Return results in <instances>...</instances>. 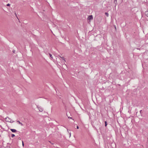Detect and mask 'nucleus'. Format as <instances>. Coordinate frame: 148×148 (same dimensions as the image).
<instances>
[{"mask_svg": "<svg viewBox=\"0 0 148 148\" xmlns=\"http://www.w3.org/2000/svg\"><path fill=\"white\" fill-rule=\"evenodd\" d=\"M93 19V17L92 15L89 16L87 18L88 22L90 23L91 21Z\"/></svg>", "mask_w": 148, "mask_h": 148, "instance_id": "obj_1", "label": "nucleus"}, {"mask_svg": "<svg viewBox=\"0 0 148 148\" xmlns=\"http://www.w3.org/2000/svg\"><path fill=\"white\" fill-rule=\"evenodd\" d=\"M5 120L6 121L8 122H11L12 121V120L10 119L8 117L6 118H5Z\"/></svg>", "mask_w": 148, "mask_h": 148, "instance_id": "obj_2", "label": "nucleus"}, {"mask_svg": "<svg viewBox=\"0 0 148 148\" xmlns=\"http://www.w3.org/2000/svg\"><path fill=\"white\" fill-rule=\"evenodd\" d=\"M10 130L13 132H16V130L15 129H10Z\"/></svg>", "mask_w": 148, "mask_h": 148, "instance_id": "obj_3", "label": "nucleus"}, {"mask_svg": "<svg viewBox=\"0 0 148 148\" xmlns=\"http://www.w3.org/2000/svg\"><path fill=\"white\" fill-rule=\"evenodd\" d=\"M37 108L40 111L42 112L43 111V109L42 108H40L39 107H37Z\"/></svg>", "mask_w": 148, "mask_h": 148, "instance_id": "obj_4", "label": "nucleus"}, {"mask_svg": "<svg viewBox=\"0 0 148 148\" xmlns=\"http://www.w3.org/2000/svg\"><path fill=\"white\" fill-rule=\"evenodd\" d=\"M145 15L147 16H148V10L145 12Z\"/></svg>", "mask_w": 148, "mask_h": 148, "instance_id": "obj_5", "label": "nucleus"}, {"mask_svg": "<svg viewBox=\"0 0 148 148\" xmlns=\"http://www.w3.org/2000/svg\"><path fill=\"white\" fill-rule=\"evenodd\" d=\"M17 122L19 124H20L21 126L23 125V124L22 123H21L19 121H17Z\"/></svg>", "mask_w": 148, "mask_h": 148, "instance_id": "obj_6", "label": "nucleus"}, {"mask_svg": "<svg viewBox=\"0 0 148 148\" xmlns=\"http://www.w3.org/2000/svg\"><path fill=\"white\" fill-rule=\"evenodd\" d=\"M49 56H50V57L51 58H53V56H52V55L51 54H49Z\"/></svg>", "mask_w": 148, "mask_h": 148, "instance_id": "obj_7", "label": "nucleus"}, {"mask_svg": "<svg viewBox=\"0 0 148 148\" xmlns=\"http://www.w3.org/2000/svg\"><path fill=\"white\" fill-rule=\"evenodd\" d=\"M15 136V135H14V134H12V136H12V138L14 137Z\"/></svg>", "mask_w": 148, "mask_h": 148, "instance_id": "obj_8", "label": "nucleus"}, {"mask_svg": "<svg viewBox=\"0 0 148 148\" xmlns=\"http://www.w3.org/2000/svg\"><path fill=\"white\" fill-rule=\"evenodd\" d=\"M105 14L106 15V16H108V13H105Z\"/></svg>", "mask_w": 148, "mask_h": 148, "instance_id": "obj_9", "label": "nucleus"}, {"mask_svg": "<svg viewBox=\"0 0 148 148\" xmlns=\"http://www.w3.org/2000/svg\"><path fill=\"white\" fill-rule=\"evenodd\" d=\"M107 125V122L106 121L105 122V126H106Z\"/></svg>", "mask_w": 148, "mask_h": 148, "instance_id": "obj_10", "label": "nucleus"}, {"mask_svg": "<svg viewBox=\"0 0 148 148\" xmlns=\"http://www.w3.org/2000/svg\"><path fill=\"white\" fill-rule=\"evenodd\" d=\"M10 5V4L8 3V4L7 5V6H9Z\"/></svg>", "mask_w": 148, "mask_h": 148, "instance_id": "obj_11", "label": "nucleus"}, {"mask_svg": "<svg viewBox=\"0 0 148 148\" xmlns=\"http://www.w3.org/2000/svg\"><path fill=\"white\" fill-rule=\"evenodd\" d=\"M22 145H23V146H24V144H23V141H22Z\"/></svg>", "mask_w": 148, "mask_h": 148, "instance_id": "obj_12", "label": "nucleus"}, {"mask_svg": "<svg viewBox=\"0 0 148 148\" xmlns=\"http://www.w3.org/2000/svg\"><path fill=\"white\" fill-rule=\"evenodd\" d=\"M77 129H78L79 128V127L78 126H77Z\"/></svg>", "mask_w": 148, "mask_h": 148, "instance_id": "obj_13", "label": "nucleus"}, {"mask_svg": "<svg viewBox=\"0 0 148 148\" xmlns=\"http://www.w3.org/2000/svg\"><path fill=\"white\" fill-rule=\"evenodd\" d=\"M117 0H114L115 2L116 1L117 2Z\"/></svg>", "mask_w": 148, "mask_h": 148, "instance_id": "obj_14", "label": "nucleus"}, {"mask_svg": "<svg viewBox=\"0 0 148 148\" xmlns=\"http://www.w3.org/2000/svg\"><path fill=\"white\" fill-rule=\"evenodd\" d=\"M63 60H64L65 61V59H64V58H63Z\"/></svg>", "mask_w": 148, "mask_h": 148, "instance_id": "obj_15", "label": "nucleus"}]
</instances>
